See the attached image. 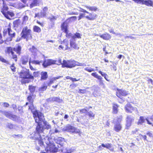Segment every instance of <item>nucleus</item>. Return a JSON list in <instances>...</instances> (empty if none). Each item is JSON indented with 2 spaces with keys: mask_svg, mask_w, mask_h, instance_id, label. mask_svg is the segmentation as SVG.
<instances>
[{
  "mask_svg": "<svg viewBox=\"0 0 153 153\" xmlns=\"http://www.w3.org/2000/svg\"><path fill=\"white\" fill-rule=\"evenodd\" d=\"M60 44L58 47L59 50H62L64 51L69 50V41L66 39H65L62 41H61Z\"/></svg>",
  "mask_w": 153,
  "mask_h": 153,
  "instance_id": "11",
  "label": "nucleus"
},
{
  "mask_svg": "<svg viewBox=\"0 0 153 153\" xmlns=\"http://www.w3.org/2000/svg\"><path fill=\"white\" fill-rule=\"evenodd\" d=\"M21 21L20 19H17L14 21L13 22V25L14 27H18L20 24Z\"/></svg>",
  "mask_w": 153,
  "mask_h": 153,
  "instance_id": "36",
  "label": "nucleus"
},
{
  "mask_svg": "<svg viewBox=\"0 0 153 153\" xmlns=\"http://www.w3.org/2000/svg\"><path fill=\"white\" fill-rule=\"evenodd\" d=\"M47 82H45L39 88V91L40 92H42L45 91L48 87Z\"/></svg>",
  "mask_w": 153,
  "mask_h": 153,
  "instance_id": "27",
  "label": "nucleus"
},
{
  "mask_svg": "<svg viewBox=\"0 0 153 153\" xmlns=\"http://www.w3.org/2000/svg\"><path fill=\"white\" fill-rule=\"evenodd\" d=\"M4 114L7 117L13 120L16 121L18 120L19 117L16 115L11 114L10 112L5 111L3 112Z\"/></svg>",
  "mask_w": 153,
  "mask_h": 153,
  "instance_id": "15",
  "label": "nucleus"
},
{
  "mask_svg": "<svg viewBox=\"0 0 153 153\" xmlns=\"http://www.w3.org/2000/svg\"><path fill=\"white\" fill-rule=\"evenodd\" d=\"M22 47L20 45H18L16 48L13 47L11 46L7 47L5 51L6 53L8 55L11 54L12 56L11 59L14 60L15 62L18 60V57L17 55L15 53L14 51L20 55L21 54Z\"/></svg>",
  "mask_w": 153,
  "mask_h": 153,
  "instance_id": "4",
  "label": "nucleus"
},
{
  "mask_svg": "<svg viewBox=\"0 0 153 153\" xmlns=\"http://www.w3.org/2000/svg\"><path fill=\"white\" fill-rule=\"evenodd\" d=\"M85 14L84 13H81L79 14V16H78V20H79L81 19L84 17H85Z\"/></svg>",
  "mask_w": 153,
  "mask_h": 153,
  "instance_id": "55",
  "label": "nucleus"
},
{
  "mask_svg": "<svg viewBox=\"0 0 153 153\" xmlns=\"http://www.w3.org/2000/svg\"><path fill=\"white\" fill-rule=\"evenodd\" d=\"M102 146L106 148L111 151L113 152L114 151V149L112 147V145L111 143H108L106 144L102 143L101 145L99 146L98 148L101 149H102Z\"/></svg>",
  "mask_w": 153,
  "mask_h": 153,
  "instance_id": "20",
  "label": "nucleus"
},
{
  "mask_svg": "<svg viewBox=\"0 0 153 153\" xmlns=\"http://www.w3.org/2000/svg\"><path fill=\"white\" fill-rule=\"evenodd\" d=\"M29 50L30 52L33 53V55L36 56V55L38 50L37 48L34 46H33L32 47L29 48Z\"/></svg>",
  "mask_w": 153,
  "mask_h": 153,
  "instance_id": "30",
  "label": "nucleus"
},
{
  "mask_svg": "<svg viewBox=\"0 0 153 153\" xmlns=\"http://www.w3.org/2000/svg\"><path fill=\"white\" fill-rule=\"evenodd\" d=\"M20 35L21 38L25 39L26 41L31 40L33 39L32 30L27 26L23 28Z\"/></svg>",
  "mask_w": 153,
  "mask_h": 153,
  "instance_id": "6",
  "label": "nucleus"
},
{
  "mask_svg": "<svg viewBox=\"0 0 153 153\" xmlns=\"http://www.w3.org/2000/svg\"><path fill=\"white\" fill-rule=\"evenodd\" d=\"M41 77L40 80H45L48 77V73L46 71H42L41 73Z\"/></svg>",
  "mask_w": 153,
  "mask_h": 153,
  "instance_id": "28",
  "label": "nucleus"
},
{
  "mask_svg": "<svg viewBox=\"0 0 153 153\" xmlns=\"http://www.w3.org/2000/svg\"><path fill=\"white\" fill-rule=\"evenodd\" d=\"M40 137V139L38 138H36L35 140H37L38 141L39 144L41 145L43 144V142L42 141V139L41 137Z\"/></svg>",
  "mask_w": 153,
  "mask_h": 153,
  "instance_id": "49",
  "label": "nucleus"
},
{
  "mask_svg": "<svg viewBox=\"0 0 153 153\" xmlns=\"http://www.w3.org/2000/svg\"><path fill=\"white\" fill-rule=\"evenodd\" d=\"M56 142L61 146H63L65 142L64 139L62 137H59L57 139Z\"/></svg>",
  "mask_w": 153,
  "mask_h": 153,
  "instance_id": "34",
  "label": "nucleus"
},
{
  "mask_svg": "<svg viewBox=\"0 0 153 153\" xmlns=\"http://www.w3.org/2000/svg\"><path fill=\"white\" fill-rule=\"evenodd\" d=\"M40 0H33V2L30 4V6L32 7L37 6L39 4Z\"/></svg>",
  "mask_w": 153,
  "mask_h": 153,
  "instance_id": "42",
  "label": "nucleus"
},
{
  "mask_svg": "<svg viewBox=\"0 0 153 153\" xmlns=\"http://www.w3.org/2000/svg\"><path fill=\"white\" fill-rule=\"evenodd\" d=\"M42 63V61H39L38 60H33L32 61L30 60L29 61V65L30 69L31 70H35V69L31 66V63L35 65H40L41 63Z\"/></svg>",
  "mask_w": 153,
  "mask_h": 153,
  "instance_id": "21",
  "label": "nucleus"
},
{
  "mask_svg": "<svg viewBox=\"0 0 153 153\" xmlns=\"http://www.w3.org/2000/svg\"><path fill=\"white\" fill-rule=\"evenodd\" d=\"M50 101L51 102H60L62 101V100L59 97H53L50 99Z\"/></svg>",
  "mask_w": 153,
  "mask_h": 153,
  "instance_id": "31",
  "label": "nucleus"
},
{
  "mask_svg": "<svg viewBox=\"0 0 153 153\" xmlns=\"http://www.w3.org/2000/svg\"><path fill=\"white\" fill-rule=\"evenodd\" d=\"M29 17L26 15L24 16L22 19V24L25 25L27 22L28 20Z\"/></svg>",
  "mask_w": 153,
  "mask_h": 153,
  "instance_id": "41",
  "label": "nucleus"
},
{
  "mask_svg": "<svg viewBox=\"0 0 153 153\" xmlns=\"http://www.w3.org/2000/svg\"><path fill=\"white\" fill-rule=\"evenodd\" d=\"M30 105L29 106V109H30L33 115V116L34 115V113H37V114H39V113H41L43 115H44V114L43 113L41 112L40 111H38L37 110H35L34 111H33V110L35 109V107L34 106V105L33 104V103H30Z\"/></svg>",
  "mask_w": 153,
  "mask_h": 153,
  "instance_id": "22",
  "label": "nucleus"
},
{
  "mask_svg": "<svg viewBox=\"0 0 153 153\" xmlns=\"http://www.w3.org/2000/svg\"><path fill=\"white\" fill-rule=\"evenodd\" d=\"M18 111L21 112H23V107L22 106H19L18 107Z\"/></svg>",
  "mask_w": 153,
  "mask_h": 153,
  "instance_id": "61",
  "label": "nucleus"
},
{
  "mask_svg": "<svg viewBox=\"0 0 153 153\" xmlns=\"http://www.w3.org/2000/svg\"><path fill=\"white\" fill-rule=\"evenodd\" d=\"M12 136L14 138H15L16 137H17L18 138H22V134H14L12 135Z\"/></svg>",
  "mask_w": 153,
  "mask_h": 153,
  "instance_id": "57",
  "label": "nucleus"
},
{
  "mask_svg": "<svg viewBox=\"0 0 153 153\" xmlns=\"http://www.w3.org/2000/svg\"><path fill=\"white\" fill-rule=\"evenodd\" d=\"M129 94L128 91L123 89H116V95L119 98L124 101V97H126Z\"/></svg>",
  "mask_w": 153,
  "mask_h": 153,
  "instance_id": "9",
  "label": "nucleus"
},
{
  "mask_svg": "<svg viewBox=\"0 0 153 153\" xmlns=\"http://www.w3.org/2000/svg\"><path fill=\"white\" fill-rule=\"evenodd\" d=\"M145 120L146 121L147 124L151 125L153 127V123H152L150 121L148 118H146L145 119L143 116H140V117L139 119L137 122V124H142L143 123L145 122Z\"/></svg>",
  "mask_w": 153,
  "mask_h": 153,
  "instance_id": "17",
  "label": "nucleus"
},
{
  "mask_svg": "<svg viewBox=\"0 0 153 153\" xmlns=\"http://www.w3.org/2000/svg\"><path fill=\"white\" fill-rule=\"evenodd\" d=\"M54 62L53 60L52 59H45L42 65L44 68H46L48 66H50L54 64Z\"/></svg>",
  "mask_w": 153,
  "mask_h": 153,
  "instance_id": "18",
  "label": "nucleus"
},
{
  "mask_svg": "<svg viewBox=\"0 0 153 153\" xmlns=\"http://www.w3.org/2000/svg\"><path fill=\"white\" fill-rule=\"evenodd\" d=\"M100 37L105 40H109L111 39V36L107 33H104L100 35Z\"/></svg>",
  "mask_w": 153,
  "mask_h": 153,
  "instance_id": "25",
  "label": "nucleus"
},
{
  "mask_svg": "<svg viewBox=\"0 0 153 153\" xmlns=\"http://www.w3.org/2000/svg\"><path fill=\"white\" fill-rule=\"evenodd\" d=\"M3 104V106L5 107H8L10 106L9 104L8 103L6 102H4Z\"/></svg>",
  "mask_w": 153,
  "mask_h": 153,
  "instance_id": "63",
  "label": "nucleus"
},
{
  "mask_svg": "<svg viewBox=\"0 0 153 153\" xmlns=\"http://www.w3.org/2000/svg\"><path fill=\"white\" fill-rule=\"evenodd\" d=\"M82 63L75 61L73 59L66 60L64 59L63 61L62 68H71L76 66H82Z\"/></svg>",
  "mask_w": 153,
  "mask_h": 153,
  "instance_id": "8",
  "label": "nucleus"
},
{
  "mask_svg": "<svg viewBox=\"0 0 153 153\" xmlns=\"http://www.w3.org/2000/svg\"><path fill=\"white\" fill-rule=\"evenodd\" d=\"M7 127L10 129H12L13 127V125L12 124H8Z\"/></svg>",
  "mask_w": 153,
  "mask_h": 153,
  "instance_id": "64",
  "label": "nucleus"
},
{
  "mask_svg": "<svg viewBox=\"0 0 153 153\" xmlns=\"http://www.w3.org/2000/svg\"><path fill=\"white\" fill-rule=\"evenodd\" d=\"M124 109L127 113H131L135 110V108L130 103H127L125 105Z\"/></svg>",
  "mask_w": 153,
  "mask_h": 153,
  "instance_id": "16",
  "label": "nucleus"
},
{
  "mask_svg": "<svg viewBox=\"0 0 153 153\" xmlns=\"http://www.w3.org/2000/svg\"><path fill=\"white\" fill-rule=\"evenodd\" d=\"M3 36L5 38V41L10 42L16 36V33L13 30L11 24L9 23L7 25L5 26L3 29Z\"/></svg>",
  "mask_w": 153,
  "mask_h": 153,
  "instance_id": "3",
  "label": "nucleus"
},
{
  "mask_svg": "<svg viewBox=\"0 0 153 153\" xmlns=\"http://www.w3.org/2000/svg\"><path fill=\"white\" fill-rule=\"evenodd\" d=\"M4 41L3 39V36L1 33V29H0V44L3 43Z\"/></svg>",
  "mask_w": 153,
  "mask_h": 153,
  "instance_id": "52",
  "label": "nucleus"
},
{
  "mask_svg": "<svg viewBox=\"0 0 153 153\" xmlns=\"http://www.w3.org/2000/svg\"><path fill=\"white\" fill-rule=\"evenodd\" d=\"M85 7L91 11H95L97 10V8L95 7H89L86 5H85Z\"/></svg>",
  "mask_w": 153,
  "mask_h": 153,
  "instance_id": "39",
  "label": "nucleus"
},
{
  "mask_svg": "<svg viewBox=\"0 0 153 153\" xmlns=\"http://www.w3.org/2000/svg\"><path fill=\"white\" fill-rule=\"evenodd\" d=\"M147 137L146 135H143L141 134H138L137 138V140L139 141L140 140L143 139L144 140H147Z\"/></svg>",
  "mask_w": 153,
  "mask_h": 153,
  "instance_id": "35",
  "label": "nucleus"
},
{
  "mask_svg": "<svg viewBox=\"0 0 153 153\" xmlns=\"http://www.w3.org/2000/svg\"><path fill=\"white\" fill-rule=\"evenodd\" d=\"M77 84L75 83H72L70 85V88L71 89L73 90L77 86Z\"/></svg>",
  "mask_w": 153,
  "mask_h": 153,
  "instance_id": "53",
  "label": "nucleus"
},
{
  "mask_svg": "<svg viewBox=\"0 0 153 153\" xmlns=\"http://www.w3.org/2000/svg\"><path fill=\"white\" fill-rule=\"evenodd\" d=\"M36 88V86H33L32 85H29L28 86V90L31 94H33L35 92Z\"/></svg>",
  "mask_w": 153,
  "mask_h": 153,
  "instance_id": "33",
  "label": "nucleus"
},
{
  "mask_svg": "<svg viewBox=\"0 0 153 153\" xmlns=\"http://www.w3.org/2000/svg\"><path fill=\"white\" fill-rule=\"evenodd\" d=\"M85 70L89 72H91L94 71V69L93 68L88 69V68H85Z\"/></svg>",
  "mask_w": 153,
  "mask_h": 153,
  "instance_id": "56",
  "label": "nucleus"
},
{
  "mask_svg": "<svg viewBox=\"0 0 153 153\" xmlns=\"http://www.w3.org/2000/svg\"><path fill=\"white\" fill-rule=\"evenodd\" d=\"M29 61V57L27 55L22 56L20 60L21 63L24 65H26Z\"/></svg>",
  "mask_w": 153,
  "mask_h": 153,
  "instance_id": "19",
  "label": "nucleus"
},
{
  "mask_svg": "<svg viewBox=\"0 0 153 153\" xmlns=\"http://www.w3.org/2000/svg\"><path fill=\"white\" fill-rule=\"evenodd\" d=\"M33 96V95H28L27 97V100L30 103H33L34 99L32 98V97Z\"/></svg>",
  "mask_w": 153,
  "mask_h": 153,
  "instance_id": "43",
  "label": "nucleus"
},
{
  "mask_svg": "<svg viewBox=\"0 0 153 153\" xmlns=\"http://www.w3.org/2000/svg\"><path fill=\"white\" fill-rule=\"evenodd\" d=\"M41 16H39V13H36L35 14V16H34V18H36V17H38L39 18H40V17H43L45 16L46 15V13H41Z\"/></svg>",
  "mask_w": 153,
  "mask_h": 153,
  "instance_id": "47",
  "label": "nucleus"
},
{
  "mask_svg": "<svg viewBox=\"0 0 153 153\" xmlns=\"http://www.w3.org/2000/svg\"><path fill=\"white\" fill-rule=\"evenodd\" d=\"M80 113L81 114H83L87 112V110L85 108H83L79 110Z\"/></svg>",
  "mask_w": 153,
  "mask_h": 153,
  "instance_id": "54",
  "label": "nucleus"
},
{
  "mask_svg": "<svg viewBox=\"0 0 153 153\" xmlns=\"http://www.w3.org/2000/svg\"><path fill=\"white\" fill-rule=\"evenodd\" d=\"M122 129V126L120 123H117L115 124L114 126V130L116 132H118Z\"/></svg>",
  "mask_w": 153,
  "mask_h": 153,
  "instance_id": "24",
  "label": "nucleus"
},
{
  "mask_svg": "<svg viewBox=\"0 0 153 153\" xmlns=\"http://www.w3.org/2000/svg\"><path fill=\"white\" fill-rule=\"evenodd\" d=\"M88 14V16H86L85 18L87 19L90 20H94L96 19L97 17V16L96 14L94 13H90L88 12V13H87Z\"/></svg>",
  "mask_w": 153,
  "mask_h": 153,
  "instance_id": "23",
  "label": "nucleus"
},
{
  "mask_svg": "<svg viewBox=\"0 0 153 153\" xmlns=\"http://www.w3.org/2000/svg\"><path fill=\"white\" fill-rule=\"evenodd\" d=\"M77 17L76 16H72L68 18L67 19L68 21V23H71L76 20Z\"/></svg>",
  "mask_w": 153,
  "mask_h": 153,
  "instance_id": "37",
  "label": "nucleus"
},
{
  "mask_svg": "<svg viewBox=\"0 0 153 153\" xmlns=\"http://www.w3.org/2000/svg\"><path fill=\"white\" fill-rule=\"evenodd\" d=\"M19 80L22 84L29 83L30 82V79H33L34 77L30 72L29 70L26 69L22 70L19 73Z\"/></svg>",
  "mask_w": 153,
  "mask_h": 153,
  "instance_id": "2",
  "label": "nucleus"
},
{
  "mask_svg": "<svg viewBox=\"0 0 153 153\" xmlns=\"http://www.w3.org/2000/svg\"><path fill=\"white\" fill-rule=\"evenodd\" d=\"M75 39H70L69 42L70 50L72 49L77 50L79 49V46L78 44L76 42Z\"/></svg>",
  "mask_w": 153,
  "mask_h": 153,
  "instance_id": "14",
  "label": "nucleus"
},
{
  "mask_svg": "<svg viewBox=\"0 0 153 153\" xmlns=\"http://www.w3.org/2000/svg\"><path fill=\"white\" fill-rule=\"evenodd\" d=\"M54 64H56L58 65H62V67L63 62H62V60L61 59H59L58 60H54Z\"/></svg>",
  "mask_w": 153,
  "mask_h": 153,
  "instance_id": "45",
  "label": "nucleus"
},
{
  "mask_svg": "<svg viewBox=\"0 0 153 153\" xmlns=\"http://www.w3.org/2000/svg\"><path fill=\"white\" fill-rule=\"evenodd\" d=\"M91 75L93 76L97 79L99 80H101L102 79V78L101 76H98L96 72H94L91 73Z\"/></svg>",
  "mask_w": 153,
  "mask_h": 153,
  "instance_id": "44",
  "label": "nucleus"
},
{
  "mask_svg": "<svg viewBox=\"0 0 153 153\" xmlns=\"http://www.w3.org/2000/svg\"><path fill=\"white\" fill-rule=\"evenodd\" d=\"M87 115L89 117V118L91 119H94L95 116V114L92 112L90 111L89 112H87Z\"/></svg>",
  "mask_w": 153,
  "mask_h": 153,
  "instance_id": "46",
  "label": "nucleus"
},
{
  "mask_svg": "<svg viewBox=\"0 0 153 153\" xmlns=\"http://www.w3.org/2000/svg\"><path fill=\"white\" fill-rule=\"evenodd\" d=\"M0 61L2 63H5L6 64L8 65L10 64L8 61L3 56L0 55Z\"/></svg>",
  "mask_w": 153,
  "mask_h": 153,
  "instance_id": "40",
  "label": "nucleus"
},
{
  "mask_svg": "<svg viewBox=\"0 0 153 153\" xmlns=\"http://www.w3.org/2000/svg\"><path fill=\"white\" fill-rule=\"evenodd\" d=\"M2 1H3V5L1 8V12L6 18L10 20V17H13L14 16V14L13 12L9 11L8 7L4 3V0Z\"/></svg>",
  "mask_w": 153,
  "mask_h": 153,
  "instance_id": "7",
  "label": "nucleus"
},
{
  "mask_svg": "<svg viewBox=\"0 0 153 153\" xmlns=\"http://www.w3.org/2000/svg\"><path fill=\"white\" fill-rule=\"evenodd\" d=\"M146 134L149 136V137H153V134L152 133V132L151 131H148L147 133Z\"/></svg>",
  "mask_w": 153,
  "mask_h": 153,
  "instance_id": "62",
  "label": "nucleus"
},
{
  "mask_svg": "<svg viewBox=\"0 0 153 153\" xmlns=\"http://www.w3.org/2000/svg\"><path fill=\"white\" fill-rule=\"evenodd\" d=\"M119 105L116 103L113 104L112 109L113 113L114 114H117L118 111V108Z\"/></svg>",
  "mask_w": 153,
  "mask_h": 153,
  "instance_id": "29",
  "label": "nucleus"
},
{
  "mask_svg": "<svg viewBox=\"0 0 153 153\" xmlns=\"http://www.w3.org/2000/svg\"><path fill=\"white\" fill-rule=\"evenodd\" d=\"M34 114L33 118L35 122L37 124L35 128V133L37 134L39 137H41L40 134L43 133L44 131V127L42 124L43 120H45L44 116L40 113L38 114L36 113H34Z\"/></svg>",
  "mask_w": 153,
  "mask_h": 153,
  "instance_id": "1",
  "label": "nucleus"
},
{
  "mask_svg": "<svg viewBox=\"0 0 153 153\" xmlns=\"http://www.w3.org/2000/svg\"><path fill=\"white\" fill-rule=\"evenodd\" d=\"M33 30L35 32L39 33L41 31V29L39 26L35 25L33 27Z\"/></svg>",
  "mask_w": 153,
  "mask_h": 153,
  "instance_id": "38",
  "label": "nucleus"
},
{
  "mask_svg": "<svg viewBox=\"0 0 153 153\" xmlns=\"http://www.w3.org/2000/svg\"><path fill=\"white\" fill-rule=\"evenodd\" d=\"M113 70L115 71L117 70V67H116V65H117V64L116 63H113Z\"/></svg>",
  "mask_w": 153,
  "mask_h": 153,
  "instance_id": "60",
  "label": "nucleus"
},
{
  "mask_svg": "<svg viewBox=\"0 0 153 153\" xmlns=\"http://www.w3.org/2000/svg\"><path fill=\"white\" fill-rule=\"evenodd\" d=\"M36 23L40 25L42 27H43L44 26V22H41L39 21L38 20H37L36 21Z\"/></svg>",
  "mask_w": 153,
  "mask_h": 153,
  "instance_id": "59",
  "label": "nucleus"
},
{
  "mask_svg": "<svg viewBox=\"0 0 153 153\" xmlns=\"http://www.w3.org/2000/svg\"><path fill=\"white\" fill-rule=\"evenodd\" d=\"M65 130L71 133H76L80 134L81 133L80 130L69 124L67 125L65 127Z\"/></svg>",
  "mask_w": 153,
  "mask_h": 153,
  "instance_id": "13",
  "label": "nucleus"
},
{
  "mask_svg": "<svg viewBox=\"0 0 153 153\" xmlns=\"http://www.w3.org/2000/svg\"><path fill=\"white\" fill-rule=\"evenodd\" d=\"M58 148L55 146V144L51 142L47 144L45 149L47 152H48L49 151L52 152H58Z\"/></svg>",
  "mask_w": 153,
  "mask_h": 153,
  "instance_id": "12",
  "label": "nucleus"
},
{
  "mask_svg": "<svg viewBox=\"0 0 153 153\" xmlns=\"http://www.w3.org/2000/svg\"><path fill=\"white\" fill-rule=\"evenodd\" d=\"M61 30L65 33V36L68 38H71V39H81V35L79 33L76 32L73 35L71 33H69L68 26L65 22H63L61 25Z\"/></svg>",
  "mask_w": 153,
  "mask_h": 153,
  "instance_id": "5",
  "label": "nucleus"
},
{
  "mask_svg": "<svg viewBox=\"0 0 153 153\" xmlns=\"http://www.w3.org/2000/svg\"><path fill=\"white\" fill-rule=\"evenodd\" d=\"M12 71L13 72H15L16 71V68L14 66V63H13L12 65L10 66Z\"/></svg>",
  "mask_w": 153,
  "mask_h": 153,
  "instance_id": "50",
  "label": "nucleus"
},
{
  "mask_svg": "<svg viewBox=\"0 0 153 153\" xmlns=\"http://www.w3.org/2000/svg\"><path fill=\"white\" fill-rule=\"evenodd\" d=\"M62 77L61 76H58L56 77H53L51 78L49 80V81L48 82L47 84L48 86H50L51 84L54 83L55 81L57 79H58Z\"/></svg>",
  "mask_w": 153,
  "mask_h": 153,
  "instance_id": "26",
  "label": "nucleus"
},
{
  "mask_svg": "<svg viewBox=\"0 0 153 153\" xmlns=\"http://www.w3.org/2000/svg\"><path fill=\"white\" fill-rule=\"evenodd\" d=\"M48 19L51 21L55 20L56 19V17L54 15H52L51 16L48 18Z\"/></svg>",
  "mask_w": 153,
  "mask_h": 153,
  "instance_id": "51",
  "label": "nucleus"
},
{
  "mask_svg": "<svg viewBox=\"0 0 153 153\" xmlns=\"http://www.w3.org/2000/svg\"><path fill=\"white\" fill-rule=\"evenodd\" d=\"M42 122L44 125L43 127H44V129H47L48 130L51 128V125L49 124L46 120H43Z\"/></svg>",
  "mask_w": 153,
  "mask_h": 153,
  "instance_id": "32",
  "label": "nucleus"
},
{
  "mask_svg": "<svg viewBox=\"0 0 153 153\" xmlns=\"http://www.w3.org/2000/svg\"><path fill=\"white\" fill-rule=\"evenodd\" d=\"M86 91L85 89H79V93L80 94H85L86 93Z\"/></svg>",
  "mask_w": 153,
  "mask_h": 153,
  "instance_id": "58",
  "label": "nucleus"
},
{
  "mask_svg": "<svg viewBox=\"0 0 153 153\" xmlns=\"http://www.w3.org/2000/svg\"><path fill=\"white\" fill-rule=\"evenodd\" d=\"M99 73L101 75L104 76V77L105 79L108 81H109V80L107 78V77H108V75H107L105 73H103L102 71H98Z\"/></svg>",
  "mask_w": 153,
  "mask_h": 153,
  "instance_id": "48",
  "label": "nucleus"
},
{
  "mask_svg": "<svg viewBox=\"0 0 153 153\" xmlns=\"http://www.w3.org/2000/svg\"><path fill=\"white\" fill-rule=\"evenodd\" d=\"M135 117L133 116L128 115L126 118V124L125 128L128 129L134 121Z\"/></svg>",
  "mask_w": 153,
  "mask_h": 153,
  "instance_id": "10",
  "label": "nucleus"
}]
</instances>
